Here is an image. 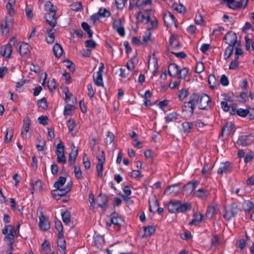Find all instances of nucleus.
<instances>
[{"label":"nucleus","mask_w":254,"mask_h":254,"mask_svg":"<svg viewBox=\"0 0 254 254\" xmlns=\"http://www.w3.org/2000/svg\"><path fill=\"white\" fill-rule=\"evenodd\" d=\"M19 224H18L16 228L12 227L10 225H6L2 229V234L6 235L5 239L9 241L8 245L9 247V249L6 252V254H12L14 236H17L19 234Z\"/></svg>","instance_id":"1"},{"label":"nucleus","mask_w":254,"mask_h":254,"mask_svg":"<svg viewBox=\"0 0 254 254\" xmlns=\"http://www.w3.org/2000/svg\"><path fill=\"white\" fill-rule=\"evenodd\" d=\"M13 6V5L8 4L6 5L8 15L6 16L5 19L3 20L0 24L3 34H7L9 32V29L11 28L12 26L13 22L12 16L15 13Z\"/></svg>","instance_id":"2"},{"label":"nucleus","mask_w":254,"mask_h":254,"mask_svg":"<svg viewBox=\"0 0 254 254\" xmlns=\"http://www.w3.org/2000/svg\"><path fill=\"white\" fill-rule=\"evenodd\" d=\"M168 73L173 77H177L179 78H185L188 75L189 69L186 67L179 69L176 64H171L168 66Z\"/></svg>","instance_id":"3"},{"label":"nucleus","mask_w":254,"mask_h":254,"mask_svg":"<svg viewBox=\"0 0 254 254\" xmlns=\"http://www.w3.org/2000/svg\"><path fill=\"white\" fill-rule=\"evenodd\" d=\"M223 39L229 46L231 45L235 47L236 45L239 46L240 45V42L237 41L236 34L232 31L228 32L224 36Z\"/></svg>","instance_id":"4"},{"label":"nucleus","mask_w":254,"mask_h":254,"mask_svg":"<svg viewBox=\"0 0 254 254\" xmlns=\"http://www.w3.org/2000/svg\"><path fill=\"white\" fill-rule=\"evenodd\" d=\"M153 12L151 9L145 10L144 13L140 11L138 13L137 19L140 22L148 24L150 21L151 16Z\"/></svg>","instance_id":"5"},{"label":"nucleus","mask_w":254,"mask_h":254,"mask_svg":"<svg viewBox=\"0 0 254 254\" xmlns=\"http://www.w3.org/2000/svg\"><path fill=\"white\" fill-rule=\"evenodd\" d=\"M38 211L40 212L39 216L40 221L39 226L43 231H47L50 229V225L48 219L45 217L42 212V208L39 207Z\"/></svg>","instance_id":"6"},{"label":"nucleus","mask_w":254,"mask_h":254,"mask_svg":"<svg viewBox=\"0 0 254 254\" xmlns=\"http://www.w3.org/2000/svg\"><path fill=\"white\" fill-rule=\"evenodd\" d=\"M211 105V99L207 94L199 96V108L203 110L208 109Z\"/></svg>","instance_id":"7"},{"label":"nucleus","mask_w":254,"mask_h":254,"mask_svg":"<svg viewBox=\"0 0 254 254\" xmlns=\"http://www.w3.org/2000/svg\"><path fill=\"white\" fill-rule=\"evenodd\" d=\"M240 208L238 205L233 204L229 210H227L224 214V217L227 220H230L232 217H235L240 211Z\"/></svg>","instance_id":"8"},{"label":"nucleus","mask_w":254,"mask_h":254,"mask_svg":"<svg viewBox=\"0 0 254 254\" xmlns=\"http://www.w3.org/2000/svg\"><path fill=\"white\" fill-rule=\"evenodd\" d=\"M98 162L96 165V170L98 176L102 177L103 176V164L105 160V157L103 151L101 152V155L98 156Z\"/></svg>","instance_id":"9"},{"label":"nucleus","mask_w":254,"mask_h":254,"mask_svg":"<svg viewBox=\"0 0 254 254\" xmlns=\"http://www.w3.org/2000/svg\"><path fill=\"white\" fill-rule=\"evenodd\" d=\"M163 17L165 24L167 27H171L173 25H175L176 27L177 26L175 17L171 12H165Z\"/></svg>","instance_id":"10"},{"label":"nucleus","mask_w":254,"mask_h":254,"mask_svg":"<svg viewBox=\"0 0 254 254\" xmlns=\"http://www.w3.org/2000/svg\"><path fill=\"white\" fill-rule=\"evenodd\" d=\"M181 191V189L179 185L175 184L169 186L164 191V194L166 195H171L172 196L178 195Z\"/></svg>","instance_id":"11"},{"label":"nucleus","mask_w":254,"mask_h":254,"mask_svg":"<svg viewBox=\"0 0 254 254\" xmlns=\"http://www.w3.org/2000/svg\"><path fill=\"white\" fill-rule=\"evenodd\" d=\"M113 26V28L117 31L121 36L124 37L125 36V28L123 26L121 19L118 18L114 19Z\"/></svg>","instance_id":"12"},{"label":"nucleus","mask_w":254,"mask_h":254,"mask_svg":"<svg viewBox=\"0 0 254 254\" xmlns=\"http://www.w3.org/2000/svg\"><path fill=\"white\" fill-rule=\"evenodd\" d=\"M254 137L252 134L242 135L239 137L238 143L243 146H246L251 144L254 141Z\"/></svg>","instance_id":"13"},{"label":"nucleus","mask_w":254,"mask_h":254,"mask_svg":"<svg viewBox=\"0 0 254 254\" xmlns=\"http://www.w3.org/2000/svg\"><path fill=\"white\" fill-rule=\"evenodd\" d=\"M16 39L14 37H13L9 40L8 43L5 46L4 48V50L3 53L2 54V56L3 57L7 59L9 58L12 51V45L10 43L13 42L14 44L16 43Z\"/></svg>","instance_id":"14"},{"label":"nucleus","mask_w":254,"mask_h":254,"mask_svg":"<svg viewBox=\"0 0 254 254\" xmlns=\"http://www.w3.org/2000/svg\"><path fill=\"white\" fill-rule=\"evenodd\" d=\"M55 15L56 11L47 12L45 15L47 22L53 27H54L57 24V18Z\"/></svg>","instance_id":"15"},{"label":"nucleus","mask_w":254,"mask_h":254,"mask_svg":"<svg viewBox=\"0 0 254 254\" xmlns=\"http://www.w3.org/2000/svg\"><path fill=\"white\" fill-rule=\"evenodd\" d=\"M179 207H180L179 200H171L168 205V210L171 213L178 212Z\"/></svg>","instance_id":"16"},{"label":"nucleus","mask_w":254,"mask_h":254,"mask_svg":"<svg viewBox=\"0 0 254 254\" xmlns=\"http://www.w3.org/2000/svg\"><path fill=\"white\" fill-rule=\"evenodd\" d=\"M169 50H174L178 49L181 47L180 43L177 39V36L175 35H172L169 39Z\"/></svg>","instance_id":"17"},{"label":"nucleus","mask_w":254,"mask_h":254,"mask_svg":"<svg viewBox=\"0 0 254 254\" xmlns=\"http://www.w3.org/2000/svg\"><path fill=\"white\" fill-rule=\"evenodd\" d=\"M30 124V121L28 119L24 120L23 125V130L21 134V137L24 139H27L28 138L27 133L29 131Z\"/></svg>","instance_id":"18"},{"label":"nucleus","mask_w":254,"mask_h":254,"mask_svg":"<svg viewBox=\"0 0 254 254\" xmlns=\"http://www.w3.org/2000/svg\"><path fill=\"white\" fill-rule=\"evenodd\" d=\"M193 195L200 199H205L208 196L207 191L203 189H199L193 192Z\"/></svg>","instance_id":"19"},{"label":"nucleus","mask_w":254,"mask_h":254,"mask_svg":"<svg viewBox=\"0 0 254 254\" xmlns=\"http://www.w3.org/2000/svg\"><path fill=\"white\" fill-rule=\"evenodd\" d=\"M97 201L98 205L103 208L108 202V198L107 195L101 193L97 197Z\"/></svg>","instance_id":"20"},{"label":"nucleus","mask_w":254,"mask_h":254,"mask_svg":"<svg viewBox=\"0 0 254 254\" xmlns=\"http://www.w3.org/2000/svg\"><path fill=\"white\" fill-rule=\"evenodd\" d=\"M234 127V125L232 123H227L222 128V131L220 134V135H224V134H226L227 136H229L232 129Z\"/></svg>","instance_id":"21"},{"label":"nucleus","mask_w":254,"mask_h":254,"mask_svg":"<svg viewBox=\"0 0 254 254\" xmlns=\"http://www.w3.org/2000/svg\"><path fill=\"white\" fill-rule=\"evenodd\" d=\"M72 184L68 183L67 184L64 188H62L60 189H57L58 191V193L57 195L63 196L65 195L67 193H68L71 189Z\"/></svg>","instance_id":"22"},{"label":"nucleus","mask_w":254,"mask_h":254,"mask_svg":"<svg viewBox=\"0 0 254 254\" xmlns=\"http://www.w3.org/2000/svg\"><path fill=\"white\" fill-rule=\"evenodd\" d=\"M55 29H54L53 27L47 30L48 37L46 38V40L48 44H52L54 43L55 41Z\"/></svg>","instance_id":"23"},{"label":"nucleus","mask_w":254,"mask_h":254,"mask_svg":"<svg viewBox=\"0 0 254 254\" xmlns=\"http://www.w3.org/2000/svg\"><path fill=\"white\" fill-rule=\"evenodd\" d=\"M231 171L230 164L229 162L222 163L218 170V173L222 174L226 173Z\"/></svg>","instance_id":"24"},{"label":"nucleus","mask_w":254,"mask_h":254,"mask_svg":"<svg viewBox=\"0 0 254 254\" xmlns=\"http://www.w3.org/2000/svg\"><path fill=\"white\" fill-rule=\"evenodd\" d=\"M248 3V0H241L238 1H235L233 5L230 6V8L233 9H236L242 7H245Z\"/></svg>","instance_id":"25"},{"label":"nucleus","mask_w":254,"mask_h":254,"mask_svg":"<svg viewBox=\"0 0 254 254\" xmlns=\"http://www.w3.org/2000/svg\"><path fill=\"white\" fill-rule=\"evenodd\" d=\"M31 193L34 191H39L42 190L43 183L40 180L36 181L34 183L31 184Z\"/></svg>","instance_id":"26"},{"label":"nucleus","mask_w":254,"mask_h":254,"mask_svg":"<svg viewBox=\"0 0 254 254\" xmlns=\"http://www.w3.org/2000/svg\"><path fill=\"white\" fill-rule=\"evenodd\" d=\"M53 52L56 57L60 58L63 55V50L61 46L57 43L54 46Z\"/></svg>","instance_id":"27"},{"label":"nucleus","mask_w":254,"mask_h":254,"mask_svg":"<svg viewBox=\"0 0 254 254\" xmlns=\"http://www.w3.org/2000/svg\"><path fill=\"white\" fill-rule=\"evenodd\" d=\"M148 68L149 69L156 70L158 68V63L156 58L153 55V57L148 61Z\"/></svg>","instance_id":"28"},{"label":"nucleus","mask_w":254,"mask_h":254,"mask_svg":"<svg viewBox=\"0 0 254 254\" xmlns=\"http://www.w3.org/2000/svg\"><path fill=\"white\" fill-rule=\"evenodd\" d=\"M30 52L29 46L26 43L21 44L19 49V54L23 56Z\"/></svg>","instance_id":"29"},{"label":"nucleus","mask_w":254,"mask_h":254,"mask_svg":"<svg viewBox=\"0 0 254 254\" xmlns=\"http://www.w3.org/2000/svg\"><path fill=\"white\" fill-rule=\"evenodd\" d=\"M93 79L96 85L100 86L103 85L102 74L100 72H97L93 75Z\"/></svg>","instance_id":"30"},{"label":"nucleus","mask_w":254,"mask_h":254,"mask_svg":"<svg viewBox=\"0 0 254 254\" xmlns=\"http://www.w3.org/2000/svg\"><path fill=\"white\" fill-rule=\"evenodd\" d=\"M208 82L210 85V87L212 89L215 88L218 85L217 80L216 79L215 76L212 74L208 76Z\"/></svg>","instance_id":"31"},{"label":"nucleus","mask_w":254,"mask_h":254,"mask_svg":"<svg viewBox=\"0 0 254 254\" xmlns=\"http://www.w3.org/2000/svg\"><path fill=\"white\" fill-rule=\"evenodd\" d=\"M193 217V219L189 223L190 225H196L201 221L202 219V215L198 213H195Z\"/></svg>","instance_id":"32"},{"label":"nucleus","mask_w":254,"mask_h":254,"mask_svg":"<svg viewBox=\"0 0 254 254\" xmlns=\"http://www.w3.org/2000/svg\"><path fill=\"white\" fill-rule=\"evenodd\" d=\"M194 105H192L190 101L186 102L184 103V106L183 108V111H186L190 112L191 114H192L194 112Z\"/></svg>","instance_id":"33"},{"label":"nucleus","mask_w":254,"mask_h":254,"mask_svg":"<svg viewBox=\"0 0 254 254\" xmlns=\"http://www.w3.org/2000/svg\"><path fill=\"white\" fill-rule=\"evenodd\" d=\"M77 154L78 150H75L74 151L72 150L71 152L69 154L68 160V163L69 166H71L74 164Z\"/></svg>","instance_id":"34"},{"label":"nucleus","mask_w":254,"mask_h":254,"mask_svg":"<svg viewBox=\"0 0 254 254\" xmlns=\"http://www.w3.org/2000/svg\"><path fill=\"white\" fill-rule=\"evenodd\" d=\"M190 103L194 105V107L197 106L199 107V95L197 94H192L189 100Z\"/></svg>","instance_id":"35"},{"label":"nucleus","mask_w":254,"mask_h":254,"mask_svg":"<svg viewBox=\"0 0 254 254\" xmlns=\"http://www.w3.org/2000/svg\"><path fill=\"white\" fill-rule=\"evenodd\" d=\"M66 182V178L64 177H60L54 184V187L57 189H61Z\"/></svg>","instance_id":"36"},{"label":"nucleus","mask_w":254,"mask_h":254,"mask_svg":"<svg viewBox=\"0 0 254 254\" xmlns=\"http://www.w3.org/2000/svg\"><path fill=\"white\" fill-rule=\"evenodd\" d=\"M62 219L64 223L66 225L69 224L70 221V215L69 212L66 210L62 213Z\"/></svg>","instance_id":"37"},{"label":"nucleus","mask_w":254,"mask_h":254,"mask_svg":"<svg viewBox=\"0 0 254 254\" xmlns=\"http://www.w3.org/2000/svg\"><path fill=\"white\" fill-rule=\"evenodd\" d=\"M38 143L36 145V148L39 151H43L46 146V141L41 137L38 139Z\"/></svg>","instance_id":"38"},{"label":"nucleus","mask_w":254,"mask_h":254,"mask_svg":"<svg viewBox=\"0 0 254 254\" xmlns=\"http://www.w3.org/2000/svg\"><path fill=\"white\" fill-rule=\"evenodd\" d=\"M179 115L176 113H172L168 115L165 117L166 122L169 123L177 120L178 119Z\"/></svg>","instance_id":"39"},{"label":"nucleus","mask_w":254,"mask_h":254,"mask_svg":"<svg viewBox=\"0 0 254 254\" xmlns=\"http://www.w3.org/2000/svg\"><path fill=\"white\" fill-rule=\"evenodd\" d=\"M145 235L147 237L150 236L155 233V229L152 226L144 227L143 228Z\"/></svg>","instance_id":"40"},{"label":"nucleus","mask_w":254,"mask_h":254,"mask_svg":"<svg viewBox=\"0 0 254 254\" xmlns=\"http://www.w3.org/2000/svg\"><path fill=\"white\" fill-rule=\"evenodd\" d=\"M191 205L190 203H186L184 204H182L180 201V207L179 208L178 212H185L188 210L190 209Z\"/></svg>","instance_id":"41"},{"label":"nucleus","mask_w":254,"mask_h":254,"mask_svg":"<svg viewBox=\"0 0 254 254\" xmlns=\"http://www.w3.org/2000/svg\"><path fill=\"white\" fill-rule=\"evenodd\" d=\"M13 132L14 131L12 128H9L7 129L6 133L4 137V140L5 142H9L11 140L13 135Z\"/></svg>","instance_id":"42"},{"label":"nucleus","mask_w":254,"mask_h":254,"mask_svg":"<svg viewBox=\"0 0 254 254\" xmlns=\"http://www.w3.org/2000/svg\"><path fill=\"white\" fill-rule=\"evenodd\" d=\"M243 206L245 211H250L254 208V204L250 200H246L243 203Z\"/></svg>","instance_id":"43"},{"label":"nucleus","mask_w":254,"mask_h":254,"mask_svg":"<svg viewBox=\"0 0 254 254\" xmlns=\"http://www.w3.org/2000/svg\"><path fill=\"white\" fill-rule=\"evenodd\" d=\"M234 47L232 46H228V47L226 49L225 53H224V59L225 60H227L233 54Z\"/></svg>","instance_id":"44"},{"label":"nucleus","mask_w":254,"mask_h":254,"mask_svg":"<svg viewBox=\"0 0 254 254\" xmlns=\"http://www.w3.org/2000/svg\"><path fill=\"white\" fill-rule=\"evenodd\" d=\"M215 210H216L214 206H209L207 209L206 213L205 214L206 217L208 219L211 218L213 215L215 214Z\"/></svg>","instance_id":"45"},{"label":"nucleus","mask_w":254,"mask_h":254,"mask_svg":"<svg viewBox=\"0 0 254 254\" xmlns=\"http://www.w3.org/2000/svg\"><path fill=\"white\" fill-rule=\"evenodd\" d=\"M199 184V182H190L184 186V189H189L191 191L194 190Z\"/></svg>","instance_id":"46"},{"label":"nucleus","mask_w":254,"mask_h":254,"mask_svg":"<svg viewBox=\"0 0 254 254\" xmlns=\"http://www.w3.org/2000/svg\"><path fill=\"white\" fill-rule=\"evenodd\" d=\"M70 9L73 11H80L82 9V5L81 2H74L70 5Z\"/></svg>","instance_id":"47"},{"label":"nucleus","mask_w":254,"mask_h":254,"mask_svg":"<svg viewBox=\"0 0 254 254\" xmlns=\"http://www.w3.org/2000/svg\"><path fill=\"white\" fill-rule=\"evenodd\" d=\"M184 132H190L192 127V124L191 122H185L182 124Z\"/></svg>","instance_id":"48"},{"label":"nucleus","mask_w":254,"mask_h":254,"mask_svg":"<svg viewBox=\"0 0 254 254\" xmlns=\"http://www.w3.org/2000/svg\"><path fill=\"white\" fill-rule=\"evenodd\" d=\"M81 26L83 29L85 31L87 32L88 34V37L89 38H91L93 35V32L92 30H91L89 25L86 22H82L81 24Z\"/></svg>","instance_id":"49"},{"label":"nucleus","mask_w":254,"mask_h":254,"mask_svg":"<svg viewBox=\"0 0 254 254\" xmlns=\"http://www.w3.org/2000/svg\"><path fill=\"white\" fill-rule=\"evenodd\" d=\"M67 126L68 127L70 132H71V134H73L72 131L74 130V128L76 126L74 120H73V119H69V120H68L67 122Z\"/></svg>","instance_id":"50"},{"label":"nucleus","mask_w":254,"mask_h":254,"mask_svg":"<svg viewBox=\"0 0 254 254\" xmlns=\"http://www.w3.org/2000/svg\"><path fill=\"white\" fill-rule=\"evenodd\" d=\"M47 86L51 91H53L56 89V83L54 79L49 80L47 82Z\"/></svg>","instance_id":"51"},{"label":"nucleus","mask_w":254,"mask_h":254,"mask_svg":"<svg viewBox=\"0 0 254 254\" xmlns=\"http://www.w3.org/2000/svg\"><path fill=\"white\" fill-rule=\"evenodd\" d=\"M114 139V135L113 133L110 131L107 132V137L105 139V142L107 144H111Z\"/></svg>","instance_id":"52"},{"label":"nucleus","mask_w":254,"mask_h":254,"mask_svg":"<svg viewBox=\"0 0 254 254\" xmlns=\"http://www.w3.org/2000/svg\"><path fill=\"white\" fill-rule=\"evenodd\" d=\"M74 173L75 177L78 179H81L82 178V172L79 166H75L74 168Z\"/></svg>","instance_id":"53"},{"label":"nucleus","mask_w":254,"mask_h":254,"mask_svg":"<svg viewBox=\"0 0 254 254\" xmlns=\"http://www.w3.org/2000/svg\"><path fill=\"white\" fill-rule=\"evenodd\" d=\"M57 156V161L59 163L64 164L66 162V159L64 153L56 154Z\"/></svg>","instance_id":"54"},{"label":"nucleus","mask_w":254,"mask_h":254,"mask_svg":"<svg viewBox=\"0 0 254 254\" xmlns=\"http://www.w3.org/2000/svg\"><path fill=\"white\" fill-rule=\"evenodd\" d=\"M83 164L85 169H89L90 168V162L86 154L83 156Z\"/></svg>","instance_id":"55"},{"label":"nucleus","mask_w":254,"mask_h":254,"mask_svg":"<svg viewBox=\"0 0 254 254\" xmlns=\"http://www.w3.org/2000/svg\"><path fill=\"white\" fill-rule=\"evenodd\" d=\"M236 113L239 116L242 117H245L249 113V111L247 109H243L240 108L236 111Z\"/></svg>","instance_id":"56"},{"label":"nucleus","mask_w":254,"mask_h":254,"mask_svg":"<svg viewBox=\"0 0 254 254\" xmlns=\"http://www.w3.org/2000/svg\"><path fill=\"white\" fill-rule=\"evenodd\" d=\"M173 7L174 9L180 13H183L185 11V7L182 4H174Z\"/></svg>","instance_id":"57"},{"label":"nucleus","mask_w":254,"mask_h":254,"mask_svg":"<svg viewBox=\"0 0 254 254\" xmlns=\"http://www.w3.org/2000/svg\"><path fill=\"white\" fill-rule=\"evenodd\" d=\"M45 9L47 12L56 11L54 8V5L50 1H47L45 4Z\"/></svg>","instance_id":"58"},{"label":"nucleus","mask_w":254,"mask_h":254,"mask_svg":"<svg viewBox=\"0 0 254 254\" xmlns=\"http://www.w3.org/2000/svg\"><path fill=\"white\" fill-rule=\"evenodd\" d=\"M204 69V66L202 62L197 63L195 68V71L197 73H201Z\"/></svg>","instance_id":"59"},{"label":"nucleus","mask_w":254,"mask_h":254,"mask_svg":"<svg viewBox=\"0 0 254 254\" xmlns=\"http://www.w3.org/2000/svg\"><path fill=\"white\" fill-rule=\"evenodd\" d=\"M42 249L45 253L48 254L50 251V243L47 241H45L42 245Z\"/></svg>","instance_id":"60"},{"label":"nucleus","mask_w":254,"mask_h":254,"mask_svg":"<svg viewBox=\"0 0 254 254\" xmlns=\"http://www.w3.org/2000/svg\"><path fill=\"white\" fill-rule=\"evenodd\" d=\"M98 13L100 16L102 17H109L110 15V11L105 8H100Z\"/></svg>","instance_id":"61"},{"label":"nucleus","mask_w":254,"mask_h":254,"mask_svg":"<svg viewBox=\"0 0 254 254\" xmlns=\"http://www.w3.org/2000/svg\"><path fill=\"white\" fill-rule=\"evenodd\" d=\"M87 94L90 98H92L95 94V90L93 89V86L92 84H88L87 85Z\"/></svg>","instance_id":"62"},{"label":"nucleus","mask_w":254,"mask_h":254,"mask_svg":"<svg viewBox=\"0 0 254 254\" xmlns=\"http://www.w3.org/2000/svg\"><path fill=\"white\" fill-rule=\"evenodd\" d=\"M38 106L39 108H41L43 109H45L47 107L48 105L45 98L41 99L38 101Z\"/></svg>","instance_id":"63"},{"label":"nucleus","mask_w":254,"mask_h":254,"mask_svg":"<svg viewBox=\"0 0 254 254\" xmlns=\"http://www.w3.org/2000/svg\"><path fill=\"white\" fill-rule=\"evenodd\" d=\"M73 109H74V106L69 104L66 105L64 107V114L70 115Z\"/></svg>","instance_id":"64"}]
</instances>
